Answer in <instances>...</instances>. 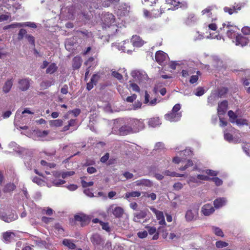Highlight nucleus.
I'll use <instances>...</instances> for the list:
<instances>
[{
  "label": "nucleus",
  "instance_id": "nucleus-40",
  "mask_svg": "<svg viewBox=\"0 0 250 250\" xmlns=\"http://www.w3.org/2000/svg\"><path fill=\"white\" fill-rule=\"evenodd\" d=\"M165 175L170 176L171 177H182L183 174H179L175 172H171L169 170H165L163 173Z\"/></svg>",
  "mask_w": 250,
  "mask_h": 250
},
{
  "label": "nucleus",
  "instance_id": "nucleus-51",
  "mask_svg": "<svg viewBox=\"0 0 250 250\" xmlns=\"http://www.w3.org/2000/svg\"><path fill=\"white\" fill-rule=\"evenodd\" d=\"M205 93V90L202 87H198L196 89V91L195 94L197 96H202Z\"/></svg>",
  "mask_w": 250,
  "mask_h": 250
},
{
  "label": "nucleus",
  "instance_id": "nucleus-54",
  "mask_svg": "<svg viewBox=\"0 0 250 250\" xmlns=\"http://www.w3.org/2000/svg\"><path fill=\"white\" fill-rule=\"evenodd\" d=\"M111 74L112 76L117 78L119 80H121L123 79V76L117 71H112Z\"/></svg>",
  "mask_w": 250,
  "mask_h": 250
},
{
  "label": "nucleus",
  "instance_id": "nucleus-26",
  "mask_svg": "<svg viewBox=\"0 0 250 250\" xmlns=\"http://www.w3.org/2000/svg\"><path fill=\"white\" fill-rule=\"evenodd\" d=\"M156 7L157 8H159V6H157ZM165 9V8H162V6H160V10L158 8L155 9V8H153L151 9H150L151 15H152L153 17L158 18V17L161 16L163 12H164Z\"/></svg>",
  "mask_w": 250,
  "mask_h": 250
},
{
  "label": "nucleus",
  "instance_id": "nucleus-36",
  "mask_svg": "<svg viewBox=\"0 0 250 250\" xmlns=\"http://www.w3.org/2000/svg\"><path fill=\"white\" fill-rule=\"evenodd\" d=\"M212 229L213 233L217 236L223 237L224 236V233L222 229L218 227L213 226Z\"/></svg>",
  "mask_w": 250,
  "mask_h": 250
},
{
  "label": "nucleus",
  "instance_id": "nucleus-25",
  "mask_svg": "<svg viewBox=\"0 0 250 250\" xmlns=\"http://www.w3.org/2000/svg\"><path fill=\"white\" fill-rule=\"evenodd\" d=\"M227 203V199L224 197L218 198L213 201L214 208H219L225 206Z\"/></svg>",
  "mask_w": 250,
  "mask_h": 250
},
{
  "label": "nucleus",
  "instance_id": "nucleus-57",
  "mask_svg": "<svg viewBox=\"0 0 250 250\" xmlns=\"http://www.w3.org/2000/svg\"><path fill=\"white\" fill-rule=\"evenodd\" d=\"M21 23L22 24L23 26H29V27L34 28H35L37 27V26L34 22H25Z\"/></svg>",
  "mask_w": 250,
  "mask_h": 250
},
{
  "label": "nucleus",
  "instance_id": "nucleus-2",
  "mask_svg": "<svg viewBox=\"0 0 250 250\" xmlns=\"http://www.w3.org/2000/svg\"><path fill=\"white\" fill-rule=\"evenodd\" d=\"M90 221V218L87 215L83 213L76 214L74 218H70L69 220V224L71 226H76L77 222H79L82 227H83L88 225Z\"/></svg>",
  "mask_w": 250,
  "mask_h": 250
},
{
  "label": "nucleus",
  "instance_id": "nucleus-18",
  "mask_svg": "<svg viewBox=\"0 0 250 250\" xmlns=\"http://www.w3.org/2000/svg\"><path fill=\"white\" fill-rule=\"evenodd\" d=\"M131 42L134 46L138 47H141L145 43L144 41L140 36L137 35L133 36Z\"/></svg>",
  "mask_w": 250,
  "mask_h": 250
},
{
  "label": "nucleus",
  "instance_id": "nucleus-3",
  "mask_svg": "<svg viewBox=\"0 0 250 250\" xmlns=\"http://www.w3.org/2000/svg\"><path fill=\"white\" fill-rule=\"evenodd\" d=\"M18 218V215L10 212L9 209L4 208H0V219L5 222L9 223Z\"/></svg>",
  "mask_w": 250,
  "mask_h": 250
},
{
  "label": "nucleus",
  "instance_id": "nucleus-15",
  "mask_svg": "<svg viewBox=\"0 0 250 250\" xmlns=\"http://www.w3.org/2000/svg\"><path fill=\"white\" fill-rule=\"evenodd\" d=\"M90 240L94 246L102 245L104 243L102 236L98 233L93 234L90 238Z\"/></svg>",
  "mask_w": 250,
  "mask_h": 250
},
{
  "label": "nucleus",
  "instance_id": "nucleus-39",
  "mask_svg": "<svg viewBox=\"0 0 250 250\" xmlns=\"http://www.w3.org/2000/svg\"><path fill=\"white\" fill-rule=\"evenodd\" d=\"M57 67L55 63H52L49 65L46 70V72L47 74H52L57 70Z\"/></svg>",
  "mask_w": 250,
  "mask_h": 250
},
{
  "label": "nucleus",
  "instance_id": "nucleus-1",
  "mask_svg": "<svg viewBox=\"0 0 250 250\" xmlns=\"http://www.w3.org/2000/svg\"><path fill=\"white\" fill-rule=\"evenodd\" d=\"M81 113V110L79 108H75L72 110L69 111L63 117L65 119H70L68 121V125L63 126V131L71 130V132L77 129V120L76 118Z\"/></svg>",
  "mask_w": 250,
  "mask_h": 250
},
{
  "label": "nucleus",
  "instance_id": "nucleus-24",
  "mask_svg": "<svg viewBox=\"0 0 250 250\" xmlns=\"http://www.w3.org/2000/svg\"><path fill=\"white\" fill-rule=\"evenodd\" d=\"M15 235L13 232L6 231L2 233L3 241L5 243L10 242L15 237Z\"/></svg>",
  "mask_w": 250,
  "mask_h": 250
},
{
  "label": "nucleus",
  "instance_id": "nucleus-37",
  "mask_svg": "<svg viewBox=\"0 0 250 250\" xmlns=\"http://www.w3.org/2000/svg\"><path fill=\"white\" fill-rule=\"evenodd\" d=\"M228 91V89L227 87H223L218 89L217 95L218 97H224L226 95Z\"/></svg>",
  "mask_w": 250,
  "mask_h": 250
},
{
  "label": "nucleus",
  "instance_id": "nucleus-35",
  "mask_svg": "<svg viewBox=\"0 0 250 250\" xmlns=\"http://www.w3.org/2000/svg\"><path fill=\"white\" fill-rule=\"evenodd\" d=\"M49 125L52 127H59L62 125V121L60 119L51 120L49 121Z\"/></svg>",
  "mask_w": 250,
  "mask_h": 250
},
{
  "label": "nucleus",
  "instance_id": "nucleus-47",
  "mask_svg": "<svg viewBox=\"0 0 250 250\" xmlns=\"http://www.w3.org/2000/svg\"><path fill=\"white\" fill-rule=\"evenodd\" d=\"M41 165L43 167H45L46 168L48 167L52 168L54 167L55 165L53 163H48L44 160H42L41 161Z\"/></svg>",
  "mask_w": 250,
  "mask_h": 250
},
{
  "label": "nucleus",
  "instance_id": "nucleus-29",
  "mask_svg": "<svg viewBox=\"0 0 250 250\" xmlns=\"http://www.w3.org/2000/svg\"><path fill=\"white\" fill-rule=\"evenodd\" d=\"M112 212L115 217L121 218L124 213V210L120 207H116L112 209Z\"/></svg>",
  "mask_w": 250,
  "mask_h": 250
},
{
  "label": "nucleus",
  "instance_id": "nucleus-12",
  "mask_svg": "<svg viewBox=\"0 0 250 250\" xmlns=\"http://www.w3.org/2000/svg\"><path fill=\"white\" fill-rule=\"evenodd\" d=\"M234 42L235 43L236 45L244 46L249 43V40L248 38L243 36L241 34H238L236 36L235 41H234Z\"/></svg>",
  "mask_w": 250,
  "mask_h": 250
},
{
  "label": "nucleus",
  "instance_id": "nucleus-34",
  "mask_svg": "<svg viewBox=\"0 0 250 250\" xmlns=\"http://www.w3.org/2000/svg\"><path fill=\"white\" fill-rule=\"evenodd\" d=\"M240 7L238 8H235V6H233L232 7H225L224 8V11L226 13H228L229 15H231L234 13L237 12V10H240Z\"/></svg>",
  "mask_w": 250,
  "mask_h": 250
},
{
  "label": "nucleus",
  "instance_id": "nucleus-56",
  "mask_svg": "<svg viewBox=\"0 0 250 250\" xmlns=\"http://www.w3.org/2000/svg\"><path fill=\"white\" fill-rule=\"evenodd\" d=\"M158 1V0H154L153 2H150L149 0H144V1L146 5H149L151 7L156 6V4Z\"/></svg>",
  "mask_w": 250,
  "mask_h": 250
},
{
  "label": "nucleus",
  "instance_id": "nucleus-43",
  "mask_svg": "<svg viewBox=\"0 0 250 250\" xmlns=\"http://www.w3.org/2000/svg\"><path fill=\"white\" fill-rule=\"evenodd\" d=\"M228 27L229 29L227 31V33H226L227 36L230 39H232V38H234L235 37H236V36L237 35H236L235 31L232 29H230L229 28V26H228Z\"/></svg>",
  "mask_w": 250,
  "mask_h": 250
},
{
  "label": "nucleus",
  "instance_id": "nucleus-21",
  "mask_svg": "<svg viewBox=\"0 0 250 250\" xmlns=\"http://www.w3.org/2000/svg\"><path fill=\"white\" fill-rule=\"evenodd\" d=\"M55 179L50 180V181L56 186H59L62 185V181L61 178L62 177V174L60 172H56L53 174Z\"/></svg>",
  "mask_w": 250,
  "mask_h": 250
},
{
  "label": "nucleus",
  "instance_id": "nucleus-44",
  "mask_svg": "<svg viewBox=\"0 0 250 250\" xmlns=\"http://www.w3.org/2000/svg\"><path fill=\"white\" fill-rule=\"evenodd\" d=\"M15 188V186L13 184H7L3 189L4 192H10L13 190Z\"/></svg>",
  "mask_w": 250,
  "mask_h": 250
},
{
  "label": "nucleus",
  "instance_id": "nucleus-22",
  "mask_svg": "<svg viewBox=\"0 0 250 250\" xmlns=\"http://www.w3.org/2000/svg\"><path fill=\"white\" fill-rule=\"evenodd\" d=\"M82 59L80 56L75 57L72 60V68L74 70L79 69L82 63Z\"/></svg>",
  "mask_w": 250,
  "mask_h": 250
},
{
  "label": "nucleus",
  "instance_id": "nucleus-63",
  "mask_svg": "<svg viewBox=\"0 0 250 250\" xmlns=\"http://www.w3.org/2000/svg\"><path fill=\"white\" fill-rule=\"evenodd\" d=\"M26 38L27 39L28 41L34 46L35 45L34 42L35 40L34 37L30 35H26Z\"/></svg>",
  "mask_w": 250,
  "mask_h": 250
},
{
  "label": "nucleus",
  "instance_id": "nucleus-4",
  "mask_svg": "<svg viewBox=\"0 0 250 250\" xmlns=\"http://www.w3.org/2000/svg\"><path fill=\"white\" fill-rule=\"evenodd\" d=\"M103 24V27H109L115 22V16L111 13H107L105 14L102 18Z\"/></svg>",
  "mask_w": 250,
  "mask_h": 250
},
{
  "label": "nucleus",
  "instance_id": "nucleus-33",
  "mask_svg": "<svg viewBox=\"0 0 250 250\" xmlns=\"http://www.w3.org/2000/svg\"><path fill=\"white\" fill-rule=\"evenodd\" d=\"M135 183L137 186L145 185L146 186H150L151 185V182L150 180L145 179L137 180Z\"/></svg>",
  "mask_w": 250,
  "mask_h": 250
},
{
  "label": "nucleus",
  "instance_id": "nucleus-9",
  "mask_svg": "<svg viewBox=\"0 0 250 250\" xmlns=\"http://www.w3.org/2000/svg\"><path fill=\"white\" fill-rule=\"evenodd\" d=\"M101 78L99 73L94 74L92 75L90 81L86 84V89L88 91L92 89L94 85H96Z\"/></svg>",
  "mask_w": 250,
  "mask_h": 250
},
{
  "label": "nucleus",
  "instance_id": "nucleus-58",
  "mask_svg": "<svg viewBox=\"0 0 250 250\" xmlns=\"http://www.w3.org/2000/svg\"><path fill=\"white\" fill-rule=\"evenodd\" d=\"M241 31L244 34L250 35V27L244 26L242 28Z\"/></svg>",
  "mask_w": 250,
  "mask_h": 250
},
{
  "label": "nucleus",
  "instance_id": "nucleus-48",
  "mask_svg": "<svg viewBox=\"0 0 250 250\" xmlns=\"http://www.w3.org/2000/svg\"><path fill=\"white\" fill-rule=\"evenodd\" d=\"M53 209L50 208H44L42 209V214H46L48 215H51L53 213Z\"/></svg>",
  "mask_w": 250,
  "mask_h": 250
},
{
  "label": "nucleus",
  "instance_id": "nucleus-23",
  "mask_svg": "<svg viewBox=\"0 0 250 250\" xmlns=\"http://www.w3.org/2000/svg\"><path fill=\"white\" fill-rule=\"evenodd\" d=\"M215 8L216 6L215 5L208 6L206 8L202 11V14L203 15L207 14V17L208 18L211 19L212 21H213V18H212V11Z\"/></svg>",
  "mask_w": 250,
  "mask_h": 250
},
{
  "label": "nucleus",
  "instance_id": "nucleus-7",
  "mask_svg": "<svg viewBox=\"0 0 250 250\" xmlns=\"http://www.w3.org/2000/svg\"><path fill=\"white\" fill-rule=\"evenodd\" d=\"M31 80L28 78L20 79L18 81V87L21 91H26L31 84Z\"/></svg>",
  "mask_w": 250,
  "mask_h": 250
},
{
  "label": "nucleus",
  "instance_id": "nucleus-49",
  "mask_svg": "<svg viewBox=\"0 0 250 250\" xmlns=\"http://www.w3.org/2000/svg\"><path fill=\"white\" fill-rule=\"evenodd\" d=\"M237 125H248V121L244 119H237L235 122Z\"/></svg>",
  "mask_w": 250,
  "mask_h": 250
},
{
  "label": "nucleus",
  "instance_id": "nucleus-30",
  "mask_svg": "<svg viewBox=\"0 0 250 250\" xmlns=\"http://www.w3.org/2000/svg\"><path fill=\"white\" fill-rule=\"evenodd\" d=\"M13 85V81L12 79L8 80L4 83L3 88L2 90L3 91L7 93L9 92L12 87V86Z\"/></svg>",
  "mask_w": 250,
  "mask_h": 250
},
{
  "label": "nucleus",
  "instance_id": "nucleus-10",
  "mask_svg": "<svg viewBox=\"0 0 250 250\" xmlns=\"http://www.w3.org/2000/svg\"><path fill=\"white\" fill-rule=\"evenodd\" d=\"M147 209H144L134 213L133 218V221L140 223L141 220L144 219L147 216Z\"/></svg>",
  "mask_w": 250,
  "mask_h": 250
},
{
  "label": "nucleus",
  "instance_id": "nucleus-55",
  "mask_svg": "<svg viewBox=\"0 0 250 250\" xmlns=\"http://www.w3.org/2000/svg\"><path fill=\"white\" fill-rule=\"evenodd\" d=\"M197 178L198 179L204 181H210V180H211V178L208 176L202 174H198L197 176Z\"/></svg>",
  "mask_w": 250,
  "mask_h": 250
},
{
  "label": "nucleus",
  "instance_id": "nucleus-52",
  "mask_svg": "<svg viewBox=\"0 0 250 250\" xmlns=\"http://www.w3.org/2000/svg\"><path fill=\"white\" fill-rule=\"evenodd\" d=\"M82 186L83 188H86L88 187L92 186L94 185V183L92 181L87 182L84 180H82L81 181Z\"/></svg>",
  "mask_w": 250,
  "mask_h": 250
},
{
  "label": "nucleus",
  "instance_id": "nucleus-8",
  "mask_svg": "<svg viewBox=\"0 0 250 250\" xmlns=\"http://www.w3.org/2000/svg\"><path fill=\"white\" fill-rule=\"evenodd\" d=\"M8 146L9 148L12 149L14 151L16 152L20 156L22 155L26 154L27 150L24 148L20 147L15 142L10 143Z\"/></svg>",
  "mask_w": 250,
  "mask_h": 250
},
{
  "label": "nucleus",
  "instance_id": "nucleus-32",
  "mask_svg": "<svg viewBox=\"0 0 250 250\" xmlns=\"http://www.w3.org/2000/svg\"><path fill=\"white\" fill-rule=\"evenodd\" d=\"M141 192L138 191H132L126 192L125 194V198L128 199L130 197H139L141 196Z\"/></svg>",
  "mask_w": 250,
  "mask_h": 250
},
{
  "label": "nucleus",
  "instance_id": "nucleus-28",
  "mask_svg": "<svg viewBox=\"0 0 250 250\" xmlns=\"http://www.w3.org/2000/svg\"><path fill=\"white\" fill-rule=\"evenodd\" d=\"M76 241L69 239H63V246L71 250H75L76 248Z\"/></svg>",
  "mask_w": 250,
  "mask_h": 250
},
{
  "label": "nucleus",
  "instance_id": "nucleus-59",
  "mask_svg": "<svg viewBox=\"0 0 250 250\" xmlns=\"http://www.w3.org/2000/svg\"><path fill=\"white\" fill-rule=\"evenodd\" d=\"M53 220V219L51 217H47L45 216H43L42 218V221L46 224H49V223L52 222Z\"/></svg>",
  "mask_w": 250,
  "mask_h": 250
},
{
  "label": "nucleus",
  "instance_id": "nucleus-20",
  "mask_svg": "<svg viewBox=\"0 0 250 250\" xmlns=\"http://www.w3.org/2000/svg\"><path fill=\"white\" fill-rule=\"evenodd\" d=\"M245 78L242 79V83L244 86L247 88L250 85V69L244 70Z\"/></svg>",
  "mask_w": 250,
  "mask_h": 250
},
{
  "label": "nucleus",
  "instance_id": "nucleus-41",
  "mask_svg": "<svg viewBox=\"0 0 250 250\" xmlns=\"http://www.w3.org/2000/svg\"><path fill=\"white\" fill-rule=\"evenodd\" d=\"M21 26H23V25L21 23H13V24H10V25H6V26H5L4 27H3V29L4 30H7L8 29H9V28H17V27H21Z\"/></svg>",
  "mask_w": 250,
  "mask_h": 250
},
{
  "label": "nucleus",
  "instance_id": "nucleus-5",
  "mask_svg": "<svg viewBox=\"0 0 250 250\" xmlns=\"http://www.w3.org/2000/svg\"><path fill=\"white\" fill-rule=\"evenodd\" d=\"M128 123L130 126L132 127L133 133L139 131L140 130L142 129L144 127L143 122L136 119H130L129 121H128Z\"/></svg>",
  "mask_w": 250,
  "mask_h": 250
},
{
  "label": "nucleus",
  "instance_id": "nucleus-50",
  "mask_svg": "<svg viewBox=\"0 0 250 250\" xmlns=\"http://www.w3.org/2000/svg\"><path fill=\"white\" fill-rule=\"evenodd\" d=\"M210 180L214 182L217 186H221L223 183L222 180L218 177L211 178Z\"/></svg>",
  "mask_w": 250,
  "mask_h": 250
},
{
  "label": "nucleus",
  "instance_id": "nucleus-62",
  "mask_svg": "<svg viewBox=\"0 0 250 250\" xmlns=\"http://www.w3.org/2000/svg\"><path fill=\"white\" fill-rule=\"evenodd\" d=\"M109 154L106 153L101 158L100 161L101 162L104 163H105L109 159Z\"/></svg>",
  "mask_w": 250,
  "mask_h": 250
},
{
  "label": "nucleus",
  "instance_id": "nucleus-64",
  "mask_svg": "<svg viewBox=\"0 0 250 250\" xmlns=\"http://www.w3.org/2000/svg\"><path fill=\"white\" fill-rule=\"evenodd\" d=\"M26 31L24 29H21L19 33L18 36H19V39L21 40L22 39L23 37V36L26 34Z\"/></svg>",
  "mask_w": 250,
  "mask_h": 250
},
{
  "label": "nucleus",
  "instance_id": "nucleus-19",
  "mask_svg": "<svg viewBox=\"0 0 250 250\" xmlns=\"http://www.w3.org/2000/svg\"><path fill=\"white\" fill-rule=\"evenodd\" d=\"M198 210L192 211L191 209L187 210L185 214V218L187 221H191L195 219L198 215Z\"/></svg>",
  "mask_w": 250,
  "mask_h": 250
},
{
  "label": "nucleus",
  "instance_id": "nucleus-61",
  "mask_svg": "<svg viewBox=\"0 0 250 250\" xmlns=\"http://www.w3.org/2000/svg\"><path fill=\"white\" fill-rule=\"evenodd\" d=\"M137 97V95L135 94H133L130 96H128L126 98V101L129 103H132Z\"/></svg>",
  "mask_w": 250,
  "mask_h": 250
},
{
  "label": "nucleus",
  "instance_id": "nucleus-42",
  "mask_svg": "<svg viewBox=\"0 0 250 250\" xmlns=\"http://www.w3.org/2000/svg\"><path fill=\"white\" fill-rule=\"evenodd\" d=\"M228 115L231 120V123H234L237 119V116L236 114L232 110H229L228 111Z\"/></svg>",
  "mask_w": 250,
  "mask_h": 250
},
{
  "label": "nucleus",
  "instance_id": "nucleus-13",
  "mask_svg": "<svg viewBox=\"0 0 250 250\" xmlns=\"http://www.w3.org/2000/svg\"><path fill=\"white\" fill-rule=\"evenodd\" d=\"M228 106V102L227 100H224L218 104L217 108V113L219 116L225 114Z\"/></svg>",
  "mask_w": 250,
  "mask_h": 250
},
{
  "label": "nucleus",
  "instance_id": "nucleus-27",
  "mask_svg": "<svg viewBox=\"0 0 250 250\" xmlns=\"http://www.w3.org/2000/svg\"><path fill=\"white\" fill-rule=\"evenodd\" d=\"M145 228L146 229L148 230V232L150 235H152L154 234L153 236L152 239L153 240H157L159 238V233L157 232L156 228L154 227H150L148 225L145 227Z\"/></svg>",
  "mask_w": 250,
  "mask_h": 250
},
{
  "label": "nucleus",
  "instance_id": "nucleus-45",
  "mask_svg": "<svg viewBox=\"0 0 250 250\" xmlns=\"http://www.w3.org/2000/svg\"><path fill=\"white\" fill-rule=\"evenodd\" d=\"M228 245V243L222 241H218L215 243V246L217 248H223L227 247Z\"/></svg>",
  "mask_w": 250,
  "mask_h": 250
},
{
  "label": "nucleus",
  "instance_id": "nucleus-31",
  "mask_svg": "<svg viewBox=\"0 0 250 250\" xmlns=\"http://www.w3.org/2000/svg\"><path fill=\"white\" fill-rule=\"evenodd\" d=\"M161 124L160 120L159 117H154L149 119L148 125L152 127H155Z\"/></svg>",
  "mask_w": 250,
  "mask_h": 250
},
{
  "label": "nucleus",
  "instance_id": "nucleus-11",
  "mask_svg": "<svg viewBox=\"0 0 250 250\" xmlns=\"http://www.w3.org/2000/svg\"><path fill=\"white\" fill-rule=\"evenodd\" d=\"M150 210L155 213L157 219L159 221V224L160 225H166V222L165 220V217L163 212L161 211H159L156 209L154 207H150Z\"/></svg>",
  "mask_w": 250,
  "mask_h": 250
},
{
  "label": "nucleus",
  "instance_id": "nucleus-16",
  "mask_svg": "<svg viewBox=\"0 0 250 250\" xmlns=\"http://www.w3.org/2000/svg\"><path fill=\"white\" fill-rule=\"evenodd\" d=\"M133 129L129 125H124L122 126L118 130V134L120 135H126L131 133H133Z\"/></svg>",
  "mask_w": 250,
  "mask_h": 250
},
{
  "label": "nucleus",
  "instance_id": "nucleus-17",
  "mask_svg": "<svg viewBox=\"0 0 250 250\" xmlns=\"http://www.w3.org/2000/svg\"><path fill=\"white\" fill-rule=\"evenodd\" d=\"M167 54L162 51H158L155 53V60L160 65L166 61Z\"/></svg>",
  "mask_w": 250,
  "mask_h": 250
},
{
  "label": "nucleus",
  "instance_id": "nucleus-60",
  "mask_svg": "<svg viewBox=\"0 0 250 250\" xmlns=\"http://www.w3.org/2000/svg\"><path fill=\"white\" fill-rule=\"evenodd\" d=\"M224 138L230 142L233 140V136L229 133H227L224 134Z\"/></svg>",
  "mask_w": 250,
  "mask_h": 250
},
{
  "label": "nucleus",
  "instance_id": "nucleus-14",
  "mask_svg": "<svg viewBox=\"0 0 250 250\" xmlns=\"http://www.w3.org/2000/svg\"><path fill=\"white\" fill-rule=\"evenodd\" d=\"M215 211L214 207L210 204H205L201 208V212L205 216H209Z\"/></svg>",
  "mask_w": 250,
  "mask_h": 250
},
{
  "label": "nucleus",
  "instance_id": "nucleus-53",
  "mask_svg": "<svg viewBox=\"0 0 250 250\" xmlns=\"http://www.w3.org/2000/svg\"><path fill=\"white\" fill-rule=\"evenodd\" d=\"M137 236L139 238L143 239L147 237V232L146 230H144L142 231H139L137 233Z\"/></svg>",
  "mask_w": 250,
  "mask_h": 250
},
{
  "label": "nucleus",
  "instance_id": "nucleus-38",
  "mask_svg": "<svg viewBox=\"0 0 250 250\" xmlns=\"http://www.w3.org/2000/svg\"><path fill=\"white\" fill-rule=\"evenodd\" d=\"M201 75V72L200 71H197L196 72V75H192L190 77L189 83L191 84H193L196 83L199 79V76H200Z\"/></svg>",
  "mask_w": 250,
  "mask_h": 250
},
{
  "label": "nucleus",
  "instance_id": "nucleus-6",
  "mask_svg": "<svg viewBox=\"0 0 250 250\" xmlns=\"http://www.w3.org/2000/svg\"><path fill=\"white\" fill-rule=\"evenodd\" d=\"M181 116V113L175 112L171 110L170 112L165 115V118L170 122H177L180 120Z\"/></svg>",
  "mask_w": 250,
  "mask_h": 250
},
{
  "label": "nucleus",
  "instance_id": "nucleus-46",
  "mask_svg": "<svg viewBox=\"0 0 250 250\" xmlns=\"http://www.w3.org/2000/svg\"><path fill=\"white\" fill-rule=\"evenodd\" d=\"M100 224L103 229L106 230L107 232L110 231V228L108 223H105L100 221Z\"/></svg>",
  "mask_w": 250,
  "mask_h": 250
}]
</instances>
